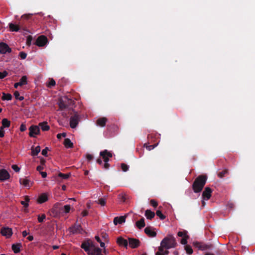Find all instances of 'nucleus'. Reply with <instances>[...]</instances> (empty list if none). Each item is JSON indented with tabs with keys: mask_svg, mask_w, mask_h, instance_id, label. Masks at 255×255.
<instances>
[{
	"mask_svg": "<svg viewBox=\"0 0 255 255\" xmlns=\"http://www.w3.org/2000/svg\"><path fill=\"white\" fill-rule=\"evenodd\" d=\"M176 245L175 239L171 235L165 238L161 242V247L166 249L174 248Z\"/></svg>",
	"mask_w": 255,
	"mask_h": 255,
	"instance_id": "f257e3e1",
	"label": "nucleus"
},
{
	"mask_svg": "<svg viewBox=\"0 0 255 255\" xmlns=\"http://www.w3.org/2000/svg\"><path fill=\"white\" fill-rule=\"evenodd\" d=\"M206 178L205 176H201L198 177L194 181L193 185V188L195 192H200L203 189L206 183Z\"/></svg>",
	"mask_w": 255,
	"mask_h": 255,
	"instance_id": "f03ea898",
	"label": "nucleus"
},
{
	"mask_svg": "<svg viewBox=\"0 0 255 255\" xmlns=\"http://www.w3.org/2000/svg\"><path fill=\"white\" fill-rule=\"evenodd\" d=\"M100 155L103 157V158L104 159L105 162V167L108 168L109 166V158L112 156V153L110 152H108L107 150H105L104 151L100 152Z\"/></svg>",
	"mask_w": 255,
	"mask_h": 255,
	"instance_id": "7ed1b4c3",
	"label": "nucleus"
},
{
	"mask_svg": "<svg viewBox=\"0 0 255 255\" xmlns=\"http://www.w3.org/2000/svg\"><path fill=\"white\" fill-rule=\"evenodd\" d=\"M33 182L27 177L21 178L19 179V183L23 187L30 188L33 184Z\"/></svg>",
	"mask_w": 255,
	"mask_h": 255,
	"instance_id": "20e7f679",
	"label": "nucleus"
},
{
	"mask_svg": "<svg viewBox=\"0 0 255 255\" xmlns=\"http://www.w3.org/2000/svg\"><path fill=\"white\" fill-rule=\"evenodd\" d=\"M29 135L30 137H35L40 133L39 128L36 126H31L29 128Z\"/></svg>",
	"mask_w": 255,
	"mask_h": 255,
	"instance_id": "39448f33",
	"label": "nucleus"
},
{
	"mask_svg": "<svg viewBox=\"0 0 255 255\" xmlns=\"http://www.w3.org/2000/svg\"><path fill=\"white\" fill-rule=\"evenodd\" d=\"M0 233L6 238H9L12 235V229L8 227H2L1 229Z\"/></svg>",
	"mask_w": 255,
	"mask_h": 255,
	"instance_id": "423d86ee",
	"label": "nucleus"
},
{
	"mask_svg": "<svg viewBox=\"0 0 255 255\" xmlns=\"http://www.w3.org/2000/svg\"><path fill=\"white\" fill-rule=\"evenodd\" d=\"M10 174L5 169H2L0 170V181H4L10 178Z\"/></svg>",
	"mask_w": 255,
	"mask_h": 255,
	"instance_id": "0eeeda50",
	"label": "nucleus"
},
{
	"mask_svg": "<svg viewBox=\"0 0 255 255\" xmlns=\"http://www.w3.org/2000/svg\"><path fill=\"white\" fill-rule=\"evenodd\" d=\"M47 42V38L44 35L39 36L36 41V44L40 47L44 46Z\"/></svg>",
	"mask_w": 255,
	"mask_h": 255,
	"instance_id": "6e6552de",
	"label": "nucleus"
},
{
	"mask_svg": "<svg viewBox=\"0 0 255 255\" xmlns=\"http://www.w3.org/2000/svg\"><path fill=\"white\" fill-rule=\"evenodd\" d=\"M10 48L8 45L4 43H0V53L1 54H5L6 52H10Z\"/></svg>",
	"mask_w": 255,
	"mask_h": 255,
	"instance_id": "1a4fd4ad",
	"label": "nucleus"
},
{
	"mask_svg": "<svg viewBox=\"0 0 255 255\" xmlns=\"http://www.w3.org/2000/svg\"><path fill=\"white\" fill-rule=\"evenodd\" d=\"M211 189L209 187H206L202 194L203 199L206 200H209L211 196Z\"/></svg>",
	"mask_w": 255,
	"mask_h": 255,
	"instance_id": "9d476101",
	"label": "nucleus"
},
{
	"mask_svg": "<svg viewBox=\"0 0 255 255\" xmlns=\"http://www.w3.org/2000/svg\"><path fill=\"white\" fill-rule=\"evenodd\" d=\"M79 122V118L77 116L72 117L70 121V125L71 128H75Z\"/></svg>",
	"mask_w": 255,
	"mask_h": 255,
	"instance_id": "9b49d317",
	"label": "nucleus"
},
{
	"mask_svg": "<svg viewBox=\"0 0 255 255\" xmlns=\"http://www.w3.org/2000/svg\"><path fill=\"white\" fill-rule=\"evenodd\" d=\"M144 232L149 237H154L156 235V233L154 231V229L150 227L145 228L144 229Z\"/></svg>",
	"mask_w": 255,
	"mask_h": 255,
	"instance_id": "f8f14e48",
	"label": "nucleus"
},
{
	"mask_svg": "<svg viewBox=\"0 0 255 255\" xmlns=\"http://www.w3.org/2000/svg\"><path fill=\"white\" fill-rule=\"evenodd\" d=\"M27 84V77L25 76H23L22 77V78L20 79L19 82L16 83L14 84V87L15 88H17L18 86H23L24 85H26Z\"/></svg>",
	"mask_w": 255,
	"mask_h": 255,
	"instance_id": "ddd939ff",
	"label": "nucleus"
},
{
	"mask_svg": "<svg viewBox=\"0 0 255 255\" xmlns=\"http://www.w3.org/2000/svg\"><path fill=\"white\" fill-rule=\"evenodd\" d=\"M129 245L132 248H135L139 246V241L135 239H128Z\"/></svg>",
	"mask_w": 255,
	"mask_h": 255,
	"instance_id": "4468645a",
	"label": "nucleus"
},
{
	"mask_svg": "<svg viewBox=\"0 0 255 255\" xmlns=\"http://www.w3.org/2000/svg\"><path fill=\"white\" fill-rule=\"evenodd\" d=\"M48 195L46 193H43L40 195L37 200V202L39 204H42L48 200Z\"/></svg>",
	"mask_w": 255,
	"mask_h": 255,
	"instance_id": "2eb2a0df",
	"label": "nucleus"
},
{
	"mask_svg": "<svg viewBox=\"0 0 255 255\" xmlns=\"http://www.w3.org/2000/svg\"><path fill=\"white\" fill-rule=\"evenodd\" d=\"M126 216L116 217L114 219V223L115 225L121 224L126 221Z\"/></svg>",
	"mask_w": 255,
	"mask_h": 255,
	"instance_id": "dca6fc26",
	"label": "nucleus"
},
{
	"mask_svg": "<svg viewBox=\"0 0 255 255\" xmlns=\"http://www.w3.org/2000/svg\"><path fill=\"white\" fill-rule=\"evenodd\" d=\"M38 127L40 128L43 131H47L50 129V127L47 122L40 123L38 125Z\"/></svg>",
	"mask_w": 255,
	"mask_h": 255,
	"instance_id": "f3484780",
	"label": "nucleus"
},
{
	"mask_svg": "<svg viewBox=\"0 0 255 255\" xmlns=\"http://www.w3.org/2000/svg\"><path fill=\"white\" fill-rule=\"evenodd\" d=\"M117 243L120 246H123L124 247H127L128 245V242L127 240L124 239L123 238L120 237L117 239Z\"/></svg>",
	"mask_w": 255,
	"mask_h": 255,
	"instance_id": "a211bd4d",
	"label": "nucleus"
},
{
	"mask_svg": "<svg viewBox=\"0 0 255 255\" xmlns=\"http://www.w3.org/2000/svg\"><path fill=\"white\" fill-rule=\"evenodd\" d=\"M31 155L35 156L37 155L40 151L41 148L40 146L38 145L35 147H31Z\"/></svg>",
	"mask_w": 255,
	"mask_h": 255,
	"instance_id": "6ab92c4d",
	"label": "nucleus"
},
{
	"mask_svg": "<svg viewBox=\"0 0 255 255\" xmlns=\"http://www.w3.org/2000/svg\"><path fill=\"white\" fill-rule=\"evenodd\" d=\"M145 216L147 219L151 220L154 217L155 214L153 212H152L149 210H147L145 211Z\"/></svg>",
	"mask_w": 255,
	"mask_h": 255,
	"instance_id": "aec40b11",
	"label": "nucleus"
},
{
	"mask_svg": "<svg viewBox=\"0 0 255 255\" xmlns=\"http://www.w3.org/2000/svg\"><path fill=\"white\" fill-rule=\"evenodd\" d=\"M1 124L2 127L1 128H8L10 126V122L8 121L7 119H3L2 120Z\"/></svg>",
	"mask_w": 255,
	"mask_h": 255,
	"instance_id": "412c9836",
	"label": "nucleus"
},
{
	"mask_svg": "<svg viewBox=\"0 0 255 255\" xmlns=\"http://www.w3.org/2000/svg\"><path fill=\"white\" fill-rule=\"evenodd\" d=\"M137 227L139 229H141L145 226V223L144 219H141L139 221L136 223Z\"/></svg>",
	"mask_w": 255,
	"mask_h": 255,
	"instance_id": "4be33fe9",
	"label": "nucleus"
},
{
	"mask_svg": "<svg viewBox=\"0 0 255 255\" xmlns=\"http://www.w3.org/2000/svg\"><path fill=\"white\" fill-rule=\"evenodd\" d=\"M10 30L11 31H17L19 30V26L13 23H9V24Z\"/></svg>",
	"mask_w": 255,
	"mask_h": 255,
	"instance_id": "5701e85b",
	"label": "nucleus"
},
{
	"mask_svg": "<svg viewBox=\"0 0 255 255\" xmlns=\"http://www.w3.org/2000/svg\"><path fill=\"white\" fill-rule=\"evenodd\" d=\"M106 122L107 119L105 118H101L97 121V124L101 127H104Z\"/></svg>",
	"mask_w": 255,
	"mask_h": 255,
	"instance_id": "b1692460",
	"label": "nucleus"
},
{
	"mask_svg": "<svg viewBox=\"0 0 255 255\" xmlns=\"http://www.w3.org/2000/svg\"><path fill=\"white\" fill-rule=\"evenodd\" d=\"M64 144L65 146L68 148L72 147L73 146V143L69 138H66L65 139Z\"/></svg>",
	"mask_w": 255,
	"mask_h": 255,
	"instance_id": "393cba45",
	"label": "nucleus"
},
{
	"mask_svg": "<svg viewBox=\"0 0 255 255\" xmlns=\"http://www.w3.org/2000/svg\"><path fill=\"white\" fill-rule=\"evenodd\" d=\"M11 98H12V96L11 94H5L4 93L2 94V99L3 100L9 101L11 99Z\"/></svg>",
	"mask_w": 255,
	"mask_h": 255,
	"instance_id": "a878e982",
	"label": "nucleus"
},
{
	"mask_svg": "<svg viewBox=\"0 0 255 255\" xmlns=\"http://www.w3.org/2000/svg\"><path fill=\"white\" fill-rule=\"evenodd\" d=\"M29 199L28 197H25V200L21 201V204L24 207H28L29 205Z\"/></svg>",
	"mask_w": 255,
	"mask_h": 255,
	"instance_id": "bb28decb",
	"label": "nucleus"
},
{
	"mask_svg": "<svg viewBox=\"0 0 255 255\" xmlns=\"http://www.w3.org/2000/svg\"><path fill=\"white\" fill-rule=\"evenodd\" d=\"M178 236L183 238H189L186 231H180L178 233Z\"/></svg>",
	"mask_w": 255,
	"mask_h": 255,
	"instance_id": "cd10ccee",
	"label": "nucleus"
},
{
	"mask_svg": "<svg viewBox=\"0 0 255 255\" xmlns=\"http://www.w3.org/2000/svg\"><path fill=\"white\" fill-rule=\"evenodd\" d=\"M12 249L15 253H18L20 252V246L19 245H13Z\"/></svg>",
	"mask_w": 255,
	"mask_h": 255,
	"instance_id": "c85d7f7f",
	"label": "nucleus"
},
{
	"mask_svg": "<svg viewBox=\"0 0 255 255\" xmlns=\"http://www.w3.org/2000/svg\"><path fill=\"white\" fill-rule=\"evenodd\" d=\"M14 96L15 99H16L17 100H18L19 101H22L24 99V97L23 96H20V94L18 91H15L14 93Z\"/></svg>",
	"mask_w": 255,
	"mask_h": 255,
	"instance_id": "c756f323",
	"label": "nucleus"
},
{
	"mask_svg": "<svg viewBox=\"0 0 255 255\" xmlns=\"http://www.w3.org/2000/svg\"><path fill=\"white\" fill-rule=\"evenodd\" d=\"M44 161H41V165L38 166L37 167V170L39 171V172H41V170L44 169Z\"/></svg>",
	"mask_w": 255,
	"mask_h": 255,
	"instance_id": "7c9ffc66",
	"label": "nucleus"
},
{
	"mask_svg": "<svg viewBox=\"0 0 255 255\" xmlns=\"http://www.w3.org/2000/svg\"><path fill=\"white\" fill-rule=\"evenodd\" d=\"M96 240L100 244V246L101 248H105V244L101 241L100 237L98 236L95 237Z\"/></svg>",
	"mask_w": 255,
	"mask_h": 255,
	"instance_id": "2f4dec72",
	"label": "nucleus"
},
{
	"mask_svg": "<svg viewBox=\"0 0 255 255\" xmlns=\"http://www.w3.org/2000/svg\"><path fill=\"white\" fill-rule=\"evenodd\" d=\"M71 210V207L70 205H65L63 209V212L65 213H68Z\"/></svg>",
	"mask_w": 255,
	"mask_h": 255,
	"instance_id": "473e14b6",
	"label": "nucleus"
},
{
	"mask_svg": "<svg viewBox=\"0 0 255 255\" xmlns=\"http://www.w3.org/2000/svg\"><path fill=\"white\" fill-rule=\"evenodd\" d=\"M185 250L186 253L189 255L193 253V250L190 246H186L185 247Z\"/></svg>",
	"mask_w": 255,
	"mask_h": 255,
	"instance_id": "72a5a7b5",
	"label": "nucleus"
},
{
	"mask_svg": "<svg viewBox=\"0 0 255 255\" xmlns=\"http://www.w3.org/2000/svg\"><path fill=\"white\" fill-rule=\"evenodd\" d=\"M55 85V81L53 79H50L48 83L47 84V86L48 87H51Z\"/></svg>",
	"mask_w": 255,
	"mask_h": 255,
	"instance_id": "f704fd0d",
	"label": "nucleus"
},
{
	"mask_svg": "<svg viewBox=\"0 0 255 255\" xmlns=\"http://www.w3.org/2000/svg\"><path fill=\"white\" fill-rule=\"evenodd\" d=\"M70 175L69 174H63L61 173H59L58 174V176L62 178L63 179H66L69 178Z\"/></svg>",
	"mask_w": 255,
	"mask_h": 255,
	"instance_id": "c9c22d12",
	"label": "nucleus"
},
{
	"mask_svg": "<svg viewBox=\"0 0 255 255\" xmlns=\"http://www.w3.org/2000/svg\"><path fill=\"white\" fill-rule=\"evenodd\" d=\"M156 215L157 216H158L161 219L163 220L165 219V217L164 216L161 212L160 210H157L156 211Z\"/></svg>",
	"mask_w": 255,
	"mask_h": 255,
	"instance_id": "e433bc0d",
	"label": "nucleus"
},
{
	"mask_svg": "<svg viewBox=\"0 0 255 255\" xmlns=\"http://www.w3.org/2000/svg\"><path fill=\"white\" fill-rule=\"evenodd\" d=\"M8 73L6 71L0 72V79H3L7 75Z\"/></svg>",
	"mask_w": 255,
	"mask_h": 255,
	"instance_id": "4c0bfd02",
	"label": "nucleus"
},
{
	"mask_svg": "<svg viewBox=\"0 0 255 255\" xmlns=\"http://www.w3.org/2000/svg\"><path fill=\"white\" fill-rule=\"evenodd\" d=\"M46 216L44 214H42L41 216H39L38 217V222L40 223L42 222L45 219Z\"/></svg>",
	"mask_w": 255,
	"mask_h": 255,
	"instance_id": "58836bf2",
	"label": "nucleus"
},
{
	"mask_svg": "<svg viewBox=\"0 0 255 255\" xmlns=\"http://www.w3.org/2000/svg\"><path fill=\"white\" fill-rule=\"evenodd\" d=\"M121 167H122V170L124 172L128 171V166L124 163H123L121 164Z\"/></svg>",
	"mask_w": 255,
	"mask_h": 255,
	"instance_id": "ea45409f",
	"label": "nucleus"
},
{
	"mask_svg": "<svg viewBox=\"0 0 255 255\" xmlns=\"http://www.w3.org/2000/svg\"><path fill=\"white\" fill-rule=\"evenodd\" d=\"M98 204H100L101 206H105L106 204V201L105 199L103 198H101L99 199V202H98Z\"/></svg>",
	"mask_w": 255,
	"mask_h": 255,
	"instance_id": "a19ab883",
	"label": "nucleus"
},
{
	"mask_svg": "<svg viewBox=\"0 0 255 255\" xmlns=\"http://www.w3.org/2000/svg\"><path fill=\"white\" fill-rule=\"evenodd\" d=\"M32 40V38L31 36H28L27 37L26 43L28 45H30L31 44Z\"/></svg>",
	"mask_w": 255,
	"mask_h": 255,
	"instance_id": "79ce46f5",
	"label": "nucleus"
},
{
	"mask_svg": "<svg viewBox=\"0 0 255 255\" xmlns=\"http://www.w3.org/2000/svg\"><path fill=\"white\" fill-rule=\"evenodd\" d=\"M11 168L15 172H19L20 170V168L16 165H12Z\"/></svg>",
	"mask_w": 255,
	"mask_h": 255,
	"instance_id": "37998d69",
	"label": "nucleus"
},
{
	"mask_svg": "<svg viewBox=\"0 0 255 255\" xmlns=\"http://www.w3.org/2000/svg\"><path fill=\"white\" fill-rule=\"evenodd\" d=\"M48 150V148L46 147L45 149H43L42 151V154L44 156H46L47 155V152Z\"/></svg>",
	"mask_w": 255,
	"mask_h": 255,
	"instance_id": "c03bdc74",
	"label": "nucleus"
},
{
	"mask_svg": "<svg viewBox=\"0 0 255 255\" xmlns=\"http://www.w3.org/2000/svg\"><path fill=\"white\" fill-rule=\"evenodd\" d=\"M189 238H183L181 240V243L183 245H186L187 243V239Z\"/></svg>",
	"mask_w": 255,
	"mask_h": 255,
	"instance_id": "a18cd8bd",
	"label": "nucleus"
},
{
	"mask_svg": "<svg viewBox=\"0 0 255 255\" xmlns=\"http://www.w3.org/2000/svg\"><path fill=\"white\" fill-rule=\"evenodd\" d=\"M66 136V133L65 132H63L62 133H58L57 135V137L58 138V139H60L62 136L63 137H65Z\"/></svg>",
	"mask_w": 255,
	"mask_h": 255,
	"instance_id": "49530a36",
	"label": "nucleus"
},
{
	"mask_svg": "<svg viewBox=\"0 0 255 255\" xmlns=\"http://www.w3.org/2000/svg\"><path fill=\"white\" fill-rule=\"evenodd\" d=\"M26 127L25 125L22 124L20 125V130L21 131H24L26 130Z\"/></svg>",
	"mask_w": 255,
	"mask_h": 255,
	"instance_id": "de8ad7c7",
	"label": "nucleus"
},
{
	"mask_svg": "<svg viewBox=\"0 0 255 255\" xmlns=\"http://www.w3.org/2000/svg\"><path fill=\"white\" fill-rule=\"evenodd\" d=\"M19 55L22 59H24L26 57L27 55L24 52H20Z\"/></svg>",
	"mask_w": 255,
	"mask_h": 255,
	"instance_id": "09e8293b",
	"label": "nucleus"
},
{
	"mask_svg": "<svg viewBox=\"0 0 255 255\" xmlns=\"http://www.w3.org/2000/svg\"><path fill=\"white\" fill-rule=\"evenodd\" d=\"M150 203H151V205L154 207H156L158 205L157 202L154 200H151L150 201Z\"/></svg>",
	"mask_w": 255,
	"mask_h": 255,
	"instance_id": "8fccbe9b",
	"label": "nucleus"
},
{
	"mask_svg": "<svg viewBox=\"0 0 255 255\" xmlns=\"http://www.w3.org/2000/svg\"><path fill=\"white\" fill-rule=\"evenodd\" d=\"M4 131L3 130V128H0V137H2L4 136Z\"/></svg>",
	"mask_w": 255,
	"mask_h": 255,
	"instance_id": "3c124183",
	"label": "nucleus"
},
{
	"mask_svg": "<svg viewBox=\"0 0 255 255\" xmlns=\"http://www.w3.org/2000/svg\"><path fill=\"white\" fill-rule=\"evenodd\" d=\"M161 248H162L161 247L159 249V251L157 252L156 253V255H163L162 254V249Z\"/></svg>",
	"mask_w": 255,
	"mask_h": 255,
	"instance_id": "603ef678",
	"label": "nucleus"
},
{
	"mask_svg": "<svg viewBox=\"0 0 255 255\" xmlns=\"http://www.w3.org/2000/svg\"><path fill=\"white\" fill-rule=\"evenodd\" d=\"M93 156L91 154H87L86 156L87 159L89 161L93 159Z\"/></svg>",
	"mask_w": 255,
	"mask_h": 255,
	"instance_id": "864d4df0",
	"label": "nucleus"
},
{
	"mask_svg": "<svg viewBox=\"0 0 255 255\" xmlns=\"http://www.w3.org/2000/svg\"><path fill=\"white\" fill-rule=\"evenodd\" d=\"M40 174L41 175L43 178H45L47 176V173L46 172L41 171L40 172Z\"/></svg>",
	"mask_w": 255,
	"mask_h": 255,
	"instance_id": "5fc2aeb1",
	"label": "nucleus"
},
{
	"mask_svg": "<svg viewBox=\"0 0 255 255\" xmlns=\"http://www.w3.org/2000/svg\"><path fill=\"white\" fill-rule=\"evenodd\" d=\"M88 215V212L86 210H84L82 212V215L83 216H86Z\"/></svg>",
	"mask_w": 255,
	"mask_h": 255,
	"instance_id": "6e6d98bb",
	"label": "nucleus"
},
{
	"mask_svg": "<svg viewBox=\"0 0 255 255\" xmlns=\"http://www.w3.org/2000/svg\"><path fill=\"white\" fill-rule=\"evenodd\" d=\"M23 237H25L28 235V233L26 231H24L22 233Z\"/></svg>",
	"mask_w": 255,
	"mask_h": 255,
	"instance_id": "4d7b16f0",
	"label": "nucleus"
},
{
	"mask_svg": "<svg viewBox=\"0 0 255 255\" xmlns=\"http://www.w3.org/2000/svg\"><path fill=\"white\" fill-rule=\"evenodd\" d=\"M27 239L30 241H31L33 240V237L32 236H29L28 237H27Z\"/></svg>",
	"mask_w": 255,
	"mask_h": 255,
	"instance_id": "13d9d810",
	"label": "nucleus"
},
{
	"mask_svg": "<svg viewBox=\"0 0 255 255\" xmlns=\"http://www.w3.org/2000/svg\"><path fill=\"white\" fill-rule=\"evenodd\" d=\"M119 196H120V197H122V199H123V201H125V198H124V194H120V195H119Z\"/></svg>",
	"mask_w": 255,
	"mask_h": 255,
	"instance_id": "bf43d9fd",
	"label": "nucleus"
},
{
	"mask_svg": "<svg viewBox=\"0 0 255 255\" xmlns=\"http://www.w3.org/2000/svg\"><path fill=\"white\" fill-rule=\"evenodd\" d=\"M59 107L62 108H63V107H65V106H64V105H63L62 103H60L59 104Z\"/></svg>",
	"mask_w": 255,
	"mask_h": 255,
	"instance_id": "052dcab7",
	"label": "nucleus"
},
{
	"mask_svg": "<svg viewBox=\"0 0 255 255\" xmlns=\"http://www.w3.org/2000/svg\"><path fill=\"white\" fill-rule=\"evenodd\" d=\"M97 162H98L99 164H102V160H101V159H98L97 160Z\"/></svg>",
	"mask_w": 255,
	"mask_h": 255,
	"instance_id": "680f3d73",
	"label": "nucleus"
},
{
	"mask_svg": "<svg viewBox=\"0 0 255 255\" xmlns=\"http://www.w3.org/2000/svg\"><path fill=\"white\" fill-rule=\"evenodd\" d=\"M205 200H204V199H203V200L202 201V205L203 206H205V204H206V203L205 202Z\"/></svg>",
	"mask_w": 255,
	"mask_h": 255,
	"instance_id": "e2e57ef3",
	"label": "nucleus"
},
{
	"mask_svg": "<svg viewBox=\"0 0 255 255\" xmlns=\"http://www.w3.org/2000/svg\"><path fill=\"white\" fill-rule=\"evenodd\" d=\"M58 248H59V247H58V246H53V249L54 250L57 249H58Z\"/></svg>",
	"mask_w": 255,
	"mask_h": 255,
	"instance_id": "0e129e2a",
	"label": "nucleus"
},
{
	"mask_svg": "<svg viewBox=\"0 0 255 255\" xmlns=\"http://www.w3.org/2000/svg\"><path fill=\"white\" fill-rule=\"evenodd\" d=\"M66 187L65 185H63L62 186V189L63 190H66Z\"/></svg>",
	"mask_w": 255,
	"mask_h": 255,
	"instance_id": "69168bd1",
	"label": "nucleus"
},
{
	"mask_svg": "<svg viewBox=\"0 0 255 255\" xmlns=\"http://www.w3.org/2000/svg\"><path fill=\"white\" fill-rule=\"evenodd\" d=\"M151 147V146H150L148 147V149L149 150H150L151 149H153L154 148V146H153L152 148Z\"/></svg>",
	"mask_w": 255,
	"mask_h": 255,
	"instance_id": "338daca9",
	"label": "nucleus"
},
{
	"mask_svg": "<svg viewBox=\"0 0 255 255\" xmlns=\"http://www.w3.org/2000/svg\"><path fill=\"white\" fill-rule=\"evenodd\" d=\"M213 255V254H209V253H208V254H206V255Z\"/></svg>",
	"mask_w": 255,
	"mask_h": 255,
	"instance_id": "774afa93",
	"label": "nucleus"
}]
</instances>
